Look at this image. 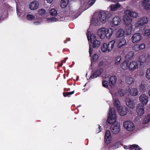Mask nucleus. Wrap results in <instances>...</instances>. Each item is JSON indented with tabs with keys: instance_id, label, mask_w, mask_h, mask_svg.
I'll return each instance as SVG.
<instances>
[{
	"instance_id": "1a4fd4ad",
	"label": "nucleus",
	"mask_w": 150,
	"mask_h": 150,
	"mask_svg": "<svg viewBox=\"0 0 150 150\" xmlns=\"http://www.w3.org/2000/svg\"><path fill=\"white\" fill-rule=\"evenodd\" d=\"M144 106L141 103L137 105L136 111L139 115L141 116L144 114Z\"/></svg>"
},
{
	"instance_id": "6e6d98bb",
	"label": "nucleus",
	"mask_w": 150,
	"mask_h": 150,
	"mask_svg": "<svg viewBox=\"0 0 150 150\" xmlns=\"http://www.w3.org/2000/svg\"><path fill=\"white\" fill-rule=\"evenodd\" d=\"M50 19L52 21H53V22L57 21H58V20L56 18H51Z\"/></svg>"
},
{
	"instance_id": "b1692460",
	"label": "nucleus",
	"mask_w": 150,
	"mask_h": 150,
	"mask_svg": "<svg viewBox=\"0 0 150 150\" xmlns=\"http://www.w3.org/2000/svg\"><path fill=\"white\" fill-rule=\"evenodd\" d=\"M125 33V31L123 30L120 29L117 32L116 36L117 37H120L123 36Z\"/></svg>"
},
{
	"instance_id": "dca6fc26",
	"label": "nucleus",
	"mask_w": 150,
	"mask_h": 150,
	"mask_svg": "<svg viewBox=\"0 0 150 150\" xmlns=\"http://www.w3.org/2000/svg\"><path fill=\"white\" fill-rule=\"evenodd\" d=\"M125 101L127 106L130 108L133 109L134 107L133 101L128 98H126Z\"/></svg>"
},
{
	"instance_id": "680f3d73",
	"label": "nucleus",
	"mask_w": 150,
	"mask_h": 150,
	"mask_svg": "<svg viewBox=\"0 0 150 150\" xmlns=\"http://www.w3.org/2000/svg\"><path fill=\"white\" fill-rule=\"evenodd\" d=\"M124 148H125V149H127V146H124Z\"/></svg>"
},
{
	"instance_id": "2eb2a0df",
	"label": "nucleus",
	"mask_w": 150,
	"mask_h": 150,
	"mask_svg": "<svg viewBox=\"0 0 150 150\" xmlns=\"http://www.w3.org/2000/svg\"><path fill=\"white\" fill-rule=\"evenodd\" d=\"M39 6V4L38 1H33L30 3L29 4L30 9L32 10L37 9Z\"/></svg>"
},
{
	"instance_id": "13d9d810",
	"label": "nucleus",
	"mask_w": 150,
	"mask_h": 150,
	"mask_svg": "<svg viewBox=\"0 0 150 150\" xmlns=\"http://www.w3.org/2000/svg\"><path fill=\"white\" fill-rule=\"evenodd\" d=\"M34 24L35 25H39L40 24V23L39 22H34Z\"/></svg>"
},
{
	"instance_id": "338daca9",
	"label": "nucleus",
	"mask_w": 150,
	"mask_h": 150,
	"mask_svg": "<svg viewBox=\"0 0 150 150\" xmlns=\"http://www.w3.org/2000/svg\"><path fill=\"white\" fill-rule=\"evenodd\" d=\"M62 64H63V62H62V64H60V65H59V66H62Z\"/></svg>"
},
{
	"instance_id": "4be33fe9",
	"label": "nucleus",
	"mask_w": 150,
	"mask_h": 150,
	"mask_svg": "<svg viewBox=\"0 0 150 150\" xmlns=\"http://www.w3.org/2000/svg\"><path fill=\"white\" fill-rule=\"evenodd\" d=\"M126 43V41L124 38H121L120 39L118 42L117 44V47L120 48L124 45H125Z\"/></svg>"
},
{
	"instance_id": "3c124183",
	"label": "nucleus",
	"mask_w": 150,
	"mask_h": 150,
	"mask_svg": "<svg viewBox=\"0 0 150 150\" xmlns=\"http://www.w3.org/2000/svg\"><path fill=\"white\" fill-rule=\"evenodd\" d=\"M74 91L70 92H67L66 93L67 96H70L71 94H72L74 93Z\"/></svg>"
},
{
	"instance_id": "72a5a7b5",
	"label": "nucleus",
	"mask_w": 150,
	"mask_h": 150,
	"mask_svg": "<svg viewBox=\"0 0 150 150\" xmlns=\"http://www.w3.org/2000/svg\"><path fill=\"white\" fill-rule=\"evenodd\" d=\"M50 13L51 15L55 16L57 15V11L54 8H52L50 11Z\"/></svg>"
},
{
	"instance_id": "e433bc0d",
	"label": "nucleus",
	"mask_w": 150,
	"mask_h": 150,
	"mask_svg": "<svg viewBox=\"0 0 150 150\" xmlns=\"http://www.w3.org/2000/svg\"><path fill=\"white\" fill-rule=\"evenodd\" d=\"M114 104L115 107L117 108H119L120 107V103L117 99H115L114 102Z\"/></svg>"
},
{
	"instance_id": "8fccbe9b",
	"label": "nucleus",
	"mask_w": 150,
	"mask_h": 150,
	"mask_svg": "<svg viewBox=\"0 0 150 150\" xmlns=\"http://www.w3.org/2000/svg\"><path fill=\"white\" fill-rule=\"evenodd\" d=\"M98 55L96 54H94L93 57V59L94 60H96L98 59Z\"/></svg>"
},
{
	"instance_id": "393cba45",
	"label": "nucleus",
	"mask_w": 150,
	"mask_h": 150,
	"mask_svg": "<svg viewBox=\"0 0 150 150\" xmlns=\"http://www.w3.org/2000/svg\"><path fill=\"white\" fill-rule=\"evenodd\" d=\"M81 6L83 10L87 9L91 6L90 5L88 4V2L81 3Z\"/></svg>"
},
{
	"instance_id": "c03bdc74",
	"label": "nucleus",
	"mask_w": 150,
	"mask_h": 150,
	"mask_svg": "<svg viewBox=\"0 0 150 150\" xmlns=\"http://www.w3.org/2000/svg\"><path fill=\"white\" fill-rule=\"evenodd\" d=\"M27 18L29 20H32L34 18V17L31 14H28L27 16Z\"/></svg>"
},
{
	"instance_id": "37998d69",
	"label": "nucleus",
	"mask_w": 150,
	"mask_h": 150,
	"mask_svg": "<svg viewBox=\"0 0 150 150\" xmlns=\"http://www.w3.org/2000/svg\"><path fill=\"white\" fill-rule=\"evenodd\" d=\"M118 93L121 96H122L126 93V91L125 90L121 89L119 91Z\"/></svg>"
},
{
	"instance_id": "58836bf2",
	"label": "nucleus",
	"mask_w": 150,
	"mask_h": 150,
	"mask_svg": "<svg viewBox=\"0 0 150 150\" xmlns=\"http://www.w3.org/2000/svg\"><path fill=\"white\" fill-rule=\"evenodd\" d=\"M46 13V10L44 9H41L38 11L39 15L41 16H43Z\"/></svg>"
},
{
	"instance_id": "7c9ffc66",
	"label": "nucleus",
	"mask_w": 150,
	"mask_h": 150,
	"mask_svg": "<svg viewBox=\"0 0 150 150\" xmlns=\"http://www.w3.org/2000/svg\"><path fill=\"white\" fill-rule=\"evenodd\" d=\"M101 74V72L100 70H97L93 74L91 75L90 78L92 79L96 78L100 75Z\"/></svg>"
},
{
	"instance_id": "a18cd8bd",
	"label": "nucleus",
	"mask_w": 150,
	"mask_h": 150,
	"mask_svg": "<svg viewBox=\"0 0 150 150\" xmlns=\"http://www.w3.org/2000/svg\"><path fill=\"white\" fill-rule=\"evenodd\" d=\"M133 49L136 51H138L139 50V45H135L133 47Z\"/></svg>"
},
{
	"instance_id": "473e14b6",
	"label": "nucleus",
	"mask_w": 150,
	"mask_h": 150,
	"mask_svg": "<svg viewBox=\"0 0 150 150\" xmlns=\"http://www.w3.org/2000/svg\"><path fill=\"white\" fill-rule=\"evenodd\" d=\"M91 23L96 26L99 24V22L98 19L96 18H93L91 21Z\"/></svg>"
},
{
	"instance_id": "20e7f679",
	"label": "nucleus",
	"mask_w": 150,
	"mask_h": 150,
	"mask_svg": "<svg viewBox=\"0 0 150 150\" xmlns=\"http://www.w3.org/2000/svg\"><path fill=\"white\" fill-rule=\"evenodd\" d=\"M97 15L100 21L102 23H104L106 21V13L104 11H101L94 13V16Z\"/></svg>"
},
{
	"instance_id": "aec40b11",
	"label": "nucleus",
	"mask_w": 150,
	"mask_h": 150,
	"mask_svg": "<svg viewBox=\"0 0 150 150\" xmlns=\"http://www.w3.org/2000/svg\"><path fill=\"white\" fill-rule=\"evenodd\" d=\"M142 5L146 9H150V0H144Z\"/></svg>"
},
{
	"instance_id": "4c0bfd02",
	"label": "nucleus",
	"mask_w": 150,
	"mask_h": 150,
	"mask_svg": "<svg viewBox=\"0 0 150 150\" xmlns=\"http://www.w3.org/2000/svg\"><path fill=\"white\" fill-rule=\"evenodd\" d=\"M150 121V115H149L144 118L143 123L146 124Z\"/></svg>"
},
{
	"instance_id": "f704fd0d",
	"label": "nucleus",
	"mask_w": 150,
	"mask_h": 150,
	"mask_svg": "<svg viewBox=\"0 0 150 150\" xmlns=\"http://www.w3.org/2000/svg\"><path fill=\"white\" fill-rule=\"evenodd\" d=\"M145 83L144 82H142L139 85V88L141 91H143L145 90Z\"/></svg>"
},
{
	"instance_id": "6e6552de",
	"label": "nucleus",
	"mask_w": 150,
	"mask_h": 150,
	"mask_svg": "<svg viewBox=\"0 0 150 150\" xmlns=\"http://www.w3.org/2000/svg\"><path fill=\"white\" fill-rule=\"evenodd\" d=\"M117 110L120 115L121 116L126 115L128 112V108L125 106H121Z\"/></svg>"
},
{
	"instance_id": "e2e57ef3",
	"label": "nucleus",
	"mask_w": 150,
	"mask_h": 150,
	"mask_svg": "<svg viewBox=\"0 0 150 150\" xmlns=\"http://www.w3.org/2000/svg\"><path fill=\"white\" fill-rule=\"evenodd\" d=\"M136 149V150H141L139 148H138V147H137Z\"/></svg>"
},
{
	"instance_id": "a878e982",
	"label": "nucleus",
	"mask_w": 150,
	"mask_h": 150,
	"mask_svg": "<svg viewBox=\"0 0 150 150\" xmlns=\"http://www.w3.org/2000/svg\"><path fill=\"white\" fill-rule=\"evenodd\" d=\"M120 6L121 5L118 3L112 5L111 6V10L112 11H115L120 8Z\"/></svg>"
},
{
	"instance_id": "ddd939ff",
	"label": "nucleus",
	"mask_w": 150,
	"mask_h": 150,
	"mask_svg": "<svg viewBox=\"0 0 150 150\" xmlns=\"http://www.w3.org/2000/svg\"><path fill=\"white\" fill-rule=\"evenodd\" d=\"M105 143L107 144H109L111 141V136L109 130H106L105 134Z\"/></svg>"
},
{
	"instance_id": "5fc2aeb1",
	"label": "nucleus",
	"mask_w": 150,
	"mask_h": 150,
	"mask_svg": "<svg viewBox=\"0 0 150 150\" xmlns=\"http://www.w3.org/2000/svg\"><path fill=\"white\" fill-rule=\"evenodd\" d=\"M104 64V61L103 60H102V61H101L99 63V66L100 67H101Z\"/></svg>"
},
{
	"instance_id": "2f4dec72",
	"label": "nucleus",
	"mask_w": 150,
	"mask_h": 150,
	"mask_svg": "<svg viewBox=\"0 0 150 150\" xmlns=\"http://www.w3.org/2000/svg\"><path fill=\"white\" fill-rule=\"evenodd\" d=\"M121 144L120 142H117L111 147V149L113 150L115 149L118 148Z\"/></svg>"
},
{
	"instance_id": "603ef678",
	"label": "nucleus",
	"mask_w": 150,
	"mask_h": 150,
	"mask_svg": "<svg viewBox=\"0 0 150 150\" xmlns=\"http://www.w3.org/2000/svg\"><path fill=\"white\" fill-rule=\"evenodd\" d=\"M137 62H139V63H138V64H140L141 67H142L144 66V62L141 61H138Z\"/></svg>"
},
{
	"instance_id": "09e8293b",
	"label": "nucleus",
	"mask_w": 150,
	"mask_h": 150,
	"mask_svg": "<svg viewBox=\"0 0 150 150\" xmlns=\"http://www.w3.org/2000/svg\"><path fill=\"white\" fill-rule=\"evenodd\" d=\"M95 1V0H89L88 2V4H89L91 6L93 5Z\"/></svg>"
},
{
	"instance_id": "69168bd1",
	"label": "nucleus",
	"mask_w": 150,
	"mask_h": 150,
	"mask_svg": "<svg viewBox=\"0 0 150 150\" xmlns=\"http://www.w3.org/2000/svg\"><path fill=\"white\" fill-rule=\"evenodd\" d=\"M62 64H63V62H62V64H60V65H59V66H62Z\"/></svg>"
},
{
	"instance_id": "9d476101",
	"label": "nucleus",
	"mask_w": 150,
	"mask_h": 150,
	"mask_svg": "<svg viewBox=\"0 0 150 150\" xmlns=\"http://www.w3.org/2000/svg\"><path fill=\"white\" fill-rule=\"evenodd\" d=\"M139 100L142 105L146 104L149 101L148 96L144 94H142L139 96Z\"/></svg>"
},
{
	"instance_id": "de8ad7c7",
	"label": "nucleus",
	"mask_w": 150,
	"mask_h": 150,
	"mask_svg": "<svg viewBox=\"0 0 150 150\" xmlns=\"http://www.w3.org/2000/svg\"><path fill=\"white\" fill-rule=\"evenodd\" d=\"M102 85L104 87H106L108 85V82L107 81H104L102 82Z\"/></svg>"
},
{
	"instance_id": "864d4df0",
	"label": "nucleus",
	"mask_w": 150,
	"mask_h": 150,
	"mask_svg": "<svg viewBox=\"0 0 150 150\" xmlns=\"http://www.w3.org/2000/svg\"><path fill=\"white\" fill-rule=\"evenodd\" d=\"M138 146L137 145H136L135 144L132 145L130 146V148L131 149H133L135 148H136Z\"/></svg>"
},
{
	"instance_id": "423d86ee",
	"label": "nucleus",
	"mask_w": 150,
	"mask_h": 150,
	"mask_svg": "<svg viewBox=\"0 0 150 150\" xmlns=\"http://www.w3.org/2000/svg\"><path fill=\"white\" fill-rule=\"evenodd\" d=\"M149 21L148 18L146 17L141 18L135 24L136 27H138L140 26H142L148 23Z\"/></svg>"
},
{
	"instance_id": "c9c22d12",
	"label": "nucleus",
	"mask_w": 150,
	"mask_h": 150,
	"mask_svg": "<svg viewBox=\"0 0 150 150\" xmlns=\"http://www.w3.org/2000/svg\"><path fill=\"white\" fill-rule=\"evenodd\" d=\"M146 57L147 56L146 55L144 54L140 56L139 57V60L141 61L145 62L146 60Z\"/></svg>"
},
{
	"instance_id": "a19ab883",
	"label": "nucleus",
	"mask_w": 150,
	"mask_h": 150,
	"mask_svg": "<svg viewBox=\"0 0 150 150\" xmlns=\"http://www.w3.org/2000/svg\"><path fill=\"white\" fill-rule=\"evenodd\" d=\"M144 35L147 37H150V29L145 30Z\"/></svg>"
},
{
	"instance_id": "c85d7f7f",
	"label": "nucleus",
	"mask_w": 150,
	"mask_h": 150,
	"mask_svg": "<svg viewBox=\"0 0 150 150\" xmlns=\"http://www.w3.org/2000/svg\"><path fill=\"white\" fill-rule=\"evenodd\" d=\"M68 2L69 0H62L60 3L61 7L65 8L67 5Z\"/></svg>"
},
{
	"instance_id": "0e129e2a",
	"label": "nucleus",
	"mask_w": 150,
	"mask_h": 150,
	"mask_svg": "<svg viewBox=\"0 0 150 150\" xmlns=\"http://www.w3.org/2000/svg\"><path fill=\"white\" fill-rule=\"evenodd\" d=\"M148 93H149V96H150V90L149 91Z\"/></svg>"
},
{
	"instance_id": "f257e3e1",
	"label": "nucleus",
	"mask_w": 150,
	"mask_h": 150,
	"mask_svg": "<svg viewBox=\"0 0 150 150\" xmlns=\"http://www.w3.org/2000/svg\"><path fill=\"white\" fill-rule=\"evenodd\" d=\"M108 117V122L109 124H112L111 126L112 132L114 134H118L120 131V124L116 122V115L114 108H110Z\"/></svg>"
},
{
	"instance_id": "7ed1b4c3",
	"label": "nucleus",
	"mask_w": 150,
	"mask_h": 150,
	"mask_svg": "<svg viewBox=\"0 0 150 150\" xmlns=\"http://www.w3.org/2000/svg\"><path fill=\"white\" fill-rule=\"evenodd\" d=\"M89 32L88 33L87 35V38L88 40L90 41L92 44H93V47L94 48L98 47L100 45V42L98 40H96V36L93 34L90 35V36L89 35Z\"/></svg>"
},
{
	"instance_id": "9b49d317",
	"label": "nucleus",
	"mask_w": 150,
	"mask_h": 150,
	"mask_svg": "<svg viewBox=\"0 0 150 150\" xmlns=\"http://www.w3.org/2000/svg\"><path fill=\"white\" fill-rule=\"evenodd\" d=\"M123 20L124 23L127 25H130V27L131 28L132 25L131 23L132 21V18L128 16L125 15L124 16L123 18Z\"/></svg>"
},
{
	"instance_id": "a211bd4d",
	"label": "nucleus",
	"mask_w": 150,
	"mask_h": 150,
	"mask_svg": "<svg viewBox=\"0 0 150 150\" xmlns=\"http://www.w3.org/2000/svg\"><path fill=\"white\" fill-rule=\"evenodd\" d=\"M124 13L125 14L128 15L133 18H136L138 15V13L129 10H126L125 11Z\"/></svg>"
},
{
	"instance_id": "f8f14e48",
	"label": "nucleus",
	"mask_w": 150,
	"mask_h": 150,
	"mask_svg": "<svg viewBox=\"0 0 150 150\" xmlns=\"http://www.w3.org/2000/svg\"><path fill=\"white\" fill-rule=\"evenodd\" d=\"M139 62L132 61L129 64V69L131 71H133L138 67Z\"/></svg>"
},
{
	"instance_id": "bb28decb",
	"label": "nucleus",
	"mask_w": 150,
	"mask_h": 150,
	"mask_svg": "<svg viewBox=\"0 0 150 150\" xmlns=\"http://www.w3.org/2000/svg\"><path fill=\"white\" fill-rule=\"evenodd\" d=\"M130 93L131 95L133 96H135L138 95V91L136 88H132L130 89Z\"/></svg>"
},
{
	"instance_id": "052dcab7",
	"label": "nucleus",
	"mask_w": 150,
	"mask_h": 150,
	"mask_svg": "<svg viewBox=\"0 0 150 150\" xmlns=\"http://www.w3.org/2000/svg\"><path fill=\"white\" fill-rule=\"evenodd\" d=\"M99 129L100 130L99 132H100L102 130L101 127V126H100V125H99Z\"/></svg>"
},
{
	"instance_id": "5701e85b",
	"label": "nucleus",
	"mask_w": 150,
	"mask_h": 150,
	"mask_svg": "<svg viewBox=\"0 0 150 150\" xmlns=\"http://www.w3.org/2000/svg\"><path fill=\"white\" fill-rule=\"evenodd\" d=\"M120 67L124 70H126L129 68V64L126 61H125L120 65Z\"/></svg>"
},
{
	"instance_id": "bf43d9fd",
	"label": "nucleus",
	"mask_w": 150,
	"mask_h": 150,
	"mask_svg": "<svg viewBox=\"0 0 150 150\" xmlns=\"http://www.w3.org/2000/svg\"><path fill=\"white\" fill-rule=\"evenodd\" d=\"M46 1L48 3H51L52 2L53 0H46Z\"/></svg>"
},
{
	"instance_id": "79ce46f5",
	"label": "nucleus",
	"mask_w": 150,
	"mask_h": 150,
	"mask_svg": "<svg viewBox=\"0 0 150 150\" xmlns=\"http://www.w3.org/2000/svg\"><path fill=\"white\" fill-rule=\"evenodd\" d=\"M146 76L148 79H150V68L148 69L146 72Z\"/></svg>"
},
{
	"instance_id": "774afa93",
	"label": "nucleus",
	"mask_w": 150,
	"mask_h": 150,
	"mask_svg": "<svg viewBox=\"0 0 150 150\" xmlns=\"http://www.w3.org/2000/svg\"><path fill=\"white\" fill-rule=\"evenodd\" d=\"M62 64H63V62H62V64H60V65H59V66H62Z\"/></svg>"
},
{
	"instance_id": "cd10ccee",
	"label": "nucleus",
	"mask_w": 150,
	"mask_h": 150,
	"mask_svg": "<svg viewBox=\"0 0 150 150\" xmlns=\"http://www.w3.org/2000/svg\"><path fill=\"white\" fill-rule=\"evenodd\" d=\"M134 55V53L132 52H129L126 56V59L128 61L132 59Z\"/></svg>"
},
{
	"instance_id": "412c9836",
	"label": "nucleus",
	"mask_w": 150,
	"mask_h": 150,
	"mask_svg": "<svg viewBox=\"0 0 150 150\" xmlns=\"http://www.w3.org/2000/svg\"><path fill=\"white\" fill-rule=\"evenodd\" d=\"M113 33L112 29V28H108L106 29V32L105 34V37H106L107 39L110 38Z\"/></svg>"
},
{
	"instance_id": "39448f33",
	"label": "nucleus",
	"mask_w": 150,
	"mask_h": 150,
	"mask_svg": "<svg viewBox=\"0 0 150 150\" xmlns=\"http://www.w3.org/2000/svg\"><path fill=\"white\" fill-rule=\"evenodd\" d=\"M123 126L127 130L132 131L134 129V125L133 122L130 121H127L123 122Z\"/></svg>"
},
{
	"instance_id": "4468645a",
	"label": "nucleus",
	"mask_w": 150,
	"mask_h": 150,
	"mask_svg": "<svg viewBox=\"0 0 150 150\" xmlns=\"http://www.w3.org/2000/svg\"><path fill=\"white\" fill-rule=\"evenodd\" d=\"M105 32L106 29L104 28H103L98 30V35L100 39H103L105 38Z\"/></svg>"
},
{
	"instance_id": "f03ea898",
	"label": "nucleus",
	"mask_w": 150,
	"mask_h": 150,
	"mask_svg": "<svg viewBox=\"0 0 150 150\" xmlns=\"http://www.w3.org/2000/svg\"><path fill=\"white\" fill-rule=\"evenodd\" d=\"M115 42V40H113L109 42L108 44L106 43H104L102 46V51L103 52H105L107 51L108 52L111 51L114 46Z\"/></svg>"
},
{
	"instance_id": "ea45409f",
	"label": "nucleus",
	"mask_w": 150,
	"mask_h": 150,
	"mask_svg": "<svg viewBox=\"0 0 150 150\" xmlns=\"http://www.w3.org/2000/svg\"><path fill=\"white\" fill-rule=\"evenodd\" d=\"M121 59V56H119L117 57L115 59V64L116 65H118Z\"/></svg>"
},
{
	"instance_id": "6ab92c4d",
	"label": "nucleus",
	"mask_w": 150,
	"mask_h": 150,
	"mask_svg": "<svg viewBox=\"0 0 150 150\" xmlns=\"http://www.w3.org/2000/svg\"><path fill=\"white\" fill-rule=\"evenodd\" d=\"M117 81V78L115 76H112L110 77L109 79V83L110 86L112 87L114 86Z\"/></svg>"
},
{
	"instance_id": "0eeeda50",
	"label": "nucleus",
	"mask_w": 150,
	"mask_h": 150,
	"mask_svg": "<svg viewBox=\"0 0 150 150\" xmlns=\"http://www.w3.org/2000/svg\"><path fill=\"white\" fill-rule=\"evenodd\" d=\"M142 39V37L140 33H137L133 34L131 38V40L133 43H137Z\"/></svg>"
},
{
	"instance_id": "4d7b16f0",
	"label": "nucleus",
	"mask_w": 150,
	"mask_h": 150,
	"mask_svg": "<svg viewBox=\"0 0 150 150\" xmlns=\"http://www.w3.org/2000/svg\"><path fill=\"white\" fill-rule=\"evenodd\" d=\"M93 48L92 47H91V46L90 45V47H89V53H90V55L91 54L92 51H93Z\"/></svg>"
},
{
	"instance_id": "f3484780",
	"label": "nucleus",
	"mask_w": 150,
	"mask_h": 150,
	"mask_svg": "<svg viewBox=\"0 0 150 150\" xmlns=\"http://www.w3.org/2000/svg\"><path fill=\"white\" fill-rule=\"evenodd\" d=\"M121 19L120 17L116 16L114 17L112 20L111 23L113 25H118L121 22Z\"/></svg>"
},
{
	"instance_id": "c756f323",
	"label": "nucleus",
	"mask_w": 150,
	"mask_h": 150,
	"mask_svg": "<svg viewBox=\"0 0 150 150\" xmlns=\"http://www.w3.org/2000/svg\"><path fill=\"white\" fill-rule=\"evenodd\" d=\"M125 81L128 84H130L134 81V79L131 77H128L126 78Z\"/></svg>"
},
{
	"instance_id": "49530a36",
	"label": "nucleus",
	"mask_w": 150,
	"mask_h": 150,
	"mask_svg": "<svg viewBox=\"0 0 150 150\" xmlns=\"http://www.w3.org/2000/svg\"><path fill=\"white\" fill-rule=\"evenodd\" d=\"M139 50H143L145 47V45L144 43H142L139 45Z\"/></svg>"
}]
</instances>
